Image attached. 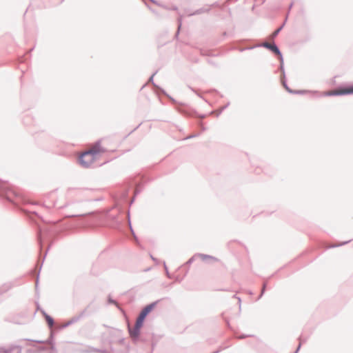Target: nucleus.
Returning <instances> with one entry per match:
<instances>
[{"instance_id":"nucleus-7","label":"nucleus","mask_w":353,"mask_h":353,"mask_svg":"<svg viewBox=\"0 0 353 353\" xmlns=\"http://www.w3.org/2000/svg\"><path fill=\"white\" fill-rule=\"evenodd\" d=\"M85 314V310H83L81 312H80L78 315L74 316L72 317L70 320H68L67 322L63 323L61 327V328H65L77 322H78L79 320H81Z\"/></svg>"},{"instance_id":"nucleus-32","label":"nucleus","mask_w":353,"mask_h":353,"mask_svg":"<svg viewBox=\"0 0 353 353\" xmlns=\"http://www.w3.org/2000/svg\"><path fill=\"white\" fill-rule=\"evenodd\" d=\"M197 136H198V134H192V135H190L188 137H186L185 139H192V138L196 137Z\"/></svg>"},{"instance_id":"nucleus-12","label":"nucleus","mask_w":353,"mask_h":353,"mask_svg":"<svg viewBox=\"0 0 353 353\" xmlns=\"http://www.w3.org/2000/svg\"><path fill=\"white\" fill-rule=\"evenodd\" d=\"M215 6H217V4L214 3L211 6H210L208 8H202L198 9V10H195L194 12L190 14L189 16L198 15V14H201L204 12H208L210 11L211 7Z\"/></svg>"},{"instance_id":"nucleus-38","label":"nucleus","mask_w":353,"mask_h":353,"mask_svg":"<svg viewBox=\"0 0 353 353\" xmlns=\"http://www.w3.org/2000/svg\"><path fill=\"white\" fill-rule=\"evenodd\" d=\"M170 10H178V8L176 6H172Z\"/></svg>"},{"instance_id":"nucleus-2","label":"nucleus","mask_w":353,"mask_h":353,"mask_svg":"<svg viewBox=\"0 0 353 353\" xmlns=\"http://www.w3.org/2000/svg\"><path fill=\"white\" fill-rule=\"evenodd\" d=\"M157 302L158 301H154L145 306L140 312L136 321L143 325L146 316L154 308Z\"/></svg>"},{"instance_id":"nucleus-43","label":"nucleus","mask_w":353,"mask_h":353,"mask_svg":"<svg viewBox=\"0 0 353 353\" xmlns=\"http://www.w3.org/2000/svg\"><path fill=\"white\" fill-rule=\"evenodd\" d=\"M152 2L157 3V2L154 0H150Z\"/></svg>"},{"instance_id":"nucleus-27","label":"nucleus","mask_w":353,"mask_h":353,"mask_svg":"<svg viewBox=\"0 0 353 353\" xmlns=\"http://www.w3.org/2000/svg\"><path fill=\"white\" fill-rule=\"evenodd\" d=\"M108 301L109 303L114 304L116 305H118L117 303L114 299H112L110 296H108Z\"/></svg>"},{"instance_id":"nucleus-13","label":"nucleus","mask_w":353,"mask_h":353,"mask_svg":"<svg viewBox=\"0 0 353 353\" xmlns=\"http://www.w3.org/2000/svg\"><path fill=\"white\" fill-rule=\"evenodd\" d=\"M13 286L14 284L12 282H8L2 285L0 288V296L10 290Z\"/></svg>"},{"instance_id":"nucleus-34","label":"nucleus","mask_w":353,"mask_h":353,"mask_svg":"<svg viewBox=\"0 0 353 353\" xmlns=\"http://www.w3.org/2000/svg\"><path fill=\"white\" fill-rule=\"evenodd\" d=\"M233 297L238 299V301L239 303V307H241V299L239 297L236 296V295H234Z\"/></svg>"},{"instance_id":"nucleus-37","label":"nucleus","mask_w":353,"mask_h":353,"mask_svg":"<svg viewBox=\"0 0 353 353\" xmlns=\"http://www.w3.org/2000/svg\"><path fill=\"white\" fill-rule=\"evenodd\" d=\"M246 336H247V335H244V334H243V335H241V336H236V337H237V338H239V339H244V338H245Z\"/></svg>"},{"instance_id":"nucleus-33","label":"nucleus","mask_w":353,"mask_h":353,"mask_svg":"<svg viewBox=\"0 0 353 353\" xmlns=\"http://www.w3.org/2000/svg\"><path fill=\"white\" fill-rule=\"evenodd\" d=\"M140 192V190L139 189V187L137 186L134 190V196H136L137 194Z\"/></svg>"},{"instance_id":"nucleus-11","label":"nucleus","mask_w":353,"mask_h":353,"mask_svg":"<svg viewBox=\"0 0 353 353\" xmlns=\"http://www.w3.org/2000/svg\"><path fill=\"white\" fill-rule=\"evenodd\" d=\"M157 71H156L154 73H153V74H152V76H151V77L149 78V79H148V82H149V83H152V85H153V86L157 89V90L158 92H160L161 93H162V94H163L166 95V96H167V97H168V98H169V99H170L172 102L175 103V100H174L173 98H172V97H170L168 94H167V93L165 92V91L163 89H162L161 88H160L159 86H158L157 85H156V84L154 83V81H153V79H154V75L157 74Z\"/></svg>"},{"instance_id":"nucleus-31","label":"nucleus","mask_w":353,"mask_h":353,"mask_svg":"<svg viewBox=\"0 0 353 353\" xmlns=\"http://www.w3.org/2000/svg\"><path fill=\"white\" fill-rule=\"evenodd\" d=\"M197 117L203 119H205L206 117V114H197L196 115Z\"/></svg>"},{"instance_id":"nucleus-28","label":"nucleus","mask_w":353,"mask_h":353,"mask_svg":"<svg viewBox=\"0 0 353 353\" xmlns=\"http://www.w3.org/2000/svg\"><path fill=\"white\" fill-rule=\"evenodd\" d=\"M117 214L116 215H112V214H108V217L109 219L113 221H116V219H117Z\"/></svg>"},{"instance_id":"nucleus-9","label":"nucleus","mask_w":353,"mask_h":353,"mask_svg":"<svg viewBox=\"0 0 353 353\" xmlns=\"http://www.w3.org/2000/svg\"><path fill=\"white\" fill-rule=\"evenodd\" d=\"M83 154L79 157V161L80 164L84 168H89L94 161V157L92 154H87L84 159H81Z\"/></svg>"},{"instance_id":"nucleus-35","label":"nucleus","mask_w":353,"mask_h":353,"mask_svg":"<svg viewBox=\"0 0 353 353\" xmlns=\"http://www.w3.org/2000/svg\"><path fill=\"white\" fill-rule=\"evenodd\" d=\"M301 343H299V346L297 347V348L296 349V350L294 353H298V352L299 351V350L301 348Z\"/></svg>"},{"instance_id":"nucleus-1","label":"nucleus","mask_w":353,"mask_h":353,"mask_svg":"<svg viewBox=\"0 0 353 353\" xmlns=\"http://www.w3.org/2000/svg\"><path fill=\"white\" fill-rule=\"evenodd\" d=\"M16 192L12 190L9 185L0 180V196L4 197L10 201H12V196H17Z\"/></svg>"},{"instance_id":"nucleus-17","label":"nucleus","mask_w":353,"mask_h":353,"mask_svg":"<svg viewBox=\"0 0 353 353\" xmlns=\"http://www.w3.org/2000/svg\"><path fill=\"white\" fill-rule=\"evenodd\" d=\"M285 23H283V25H281L279 28H278L276 30H274L272 34H271L270 36V38L271 39H274L275 37H277V35L279 34V33L281 31V30L283 29V26H284Z\"/></svg>"},{"instance_id":"nucleus-4","label":"nucleus","mask_w":353,"mask_h":353,"mask_svg":"<svg viewBox=\"0 0 353 353\" xmlns=\"http://www.w3.org/2000/svg\"><path fill=\"white\" fill-rule=\"evenodd\" d=\"M256 47H263V48H265L270 50L271 52H272L275 55L276 54H280V50H279V47L276 45V43L274 42H272L271 43H268V42H264L263 43L258 44V45H256L255 46L248 47V48H246V49L247 50H252L254 48H256ZM244 50H245V48H243L241 50L243 51Z\"/></svg>"},{"instance_id":"nucleus-29","label":"nucleus","mask_w":353,"mask_h":353,"mask_svg":"<svg viewBox=\"0 0 353 353\" xmlns=\"http://www.w3.org/2000/svg\"><path fill=\"white\" fill-rule=\"evenodd\" d=\"M306 92V90H294L293 94H303Z\"/></svg>"},{"instance_id":"nucleus-22","label":"nucleus","mask_w":353,"mask_h":353,"mask_svg":"<svg viewBox=\"0 0 353 353\" xmlns=\"http://www.w3.org/2000/svg\"><path fill=\"white\" fill-rule=\"evenodd\" d=\"M128 222H129V225H130V228L131 232H132V234L135 241L138 243V239H137V236H136V235H135V234L134 232V230H133V229L132 228V225H131V223H130V213L129 212L128 213Z\"/></svg>"},{"instance_id":"nucleus-14","label":"nucleus","mask_w":353,"mask_h":353,"mask_svg":"<svg viewBox=\"0 0 353 353\" xmlns=\"http://www.w3.org/2000/svg\"><path fill=\"white\" fill-rule=\"evenodd\" d=\"M196 256L200 258L202 261H206L207 260H212L213 261H218V259L208 254L197 253Z\"/></svg>"},{"instance_id":"nucleus-44","label":"nucleus","mask_w":353,"mask_h":353,"mask_svg":"<svg viewBox=\"0 0 353 353\" xmlns=\"http://www.w3.org/2000/svg\"><path fill=\"white\" fill-rule=\"evenodd\" d=\"M134 201V199H132L131 202H130V204L132 203Z\"/></svg>"},{"instance_id":"nucleus-42","label":"nucleus","mask_w":353,"mask_h":353,"mask_svg":"<svg viewBox=\"0 0 353 353\" xmlns=\"http://www.w3.org/2000/svg\"><path fill=\"white\" fill-rule=\"evenodd\" d=\"M102 353H109L106 350H105Z\"/></svg>"},{"instance_id":"nucleus-20","label":"nucleus","mask_w":353,"mask_h":353,"mask_svg":"<svg viewBox=\"0 0 353 353\" xmlns=\"http://www.w3.org/2000/svg\"><path fill=\"white\" fill-rule=\"evenodd\" d=\"M281 82H282V84H283V87L285 88V90H286L288 92H290V93H292V94H293L294 90H292V89H290V88H289V86H288V85H287V83H286L284 79H281Z\"/></svg>"},{"instance_id":"nucleus-8","label":"nucleus","mask_w":353,"mask_h":353,"mask_svg":"<svg viewBox=\"0 0 353 353\" xmlns=\"http://www.w3.org/2000/svg\"><path fill=\"white\" fill-rule=\"evenodd\" d=\"M104 350L90 345H85L77 350L79 353H102Z\"/></svg>"},{"instance_id":"nucleus-36","label":"nucleus","mask_w":353,"mask_h":353,"mask_svg":"<svg viewBox=\"0 0 353 353\" xmlns=\"http://www.w3.org/2000/svg\"><path fill=\"white\" fill-rule=\"evenodd\" d=\"M150 257L152 259V261H154L155 263L159 262V260L157 258H154L153 256L150 255Z\"/></svg>"},{"instance_id":"nucleus-18","label":"nucleus","mask_w":353,"mask_h":353,"mask_svg":"<svg viewBox=\"0 0 353 353\" xmlns=\"http://www.w3.org/2000/svg\"><path fill=\"white\" fill-rule=\"evenodd\" d=\"M350 241H351V240H349V241H343V242H341V243H340L339 244L330 245L328 248H337V247H339V246H342V245H346L348 243H350Z\"/></svg>"},{"instance_id":"nucleus-15","label":"nucleus","mask_w":353,"mask_h":353,"mask_svg":"<svg viewBox=\"0 0 353 353\" xmlns=\"http://www.w3.org/2000/svg\"><path fill=\"white\" fill-rule=\"evenodd\" d=\"M43 316L45 317V319L49 327H52L54 325V319L52 317H51L50 315L46 314L45 312H43Z\"/></svg>"},{"instance_id":"nucleus-40","label":"nucleus","mask_w":353,"mask_h":353,"mask_svg":"<svg viewBox=\"0 0 353 353\" xmlns=\"http://www.w3.org/2000/svg\"><path fill=\"white\" fill-rule=\"evenodd\" d=\"M201 128L203 131L205 130V128L203 126L202 123H201Z\"/></svg>"},{"instance_id":"nucleus-26","label":"nucleus","mask_w":353,"mask_h":353,"mask_svg":"<svg viewBox=\"0 0 353 353\" xmlns=\"http://www.w3.org/2000/svg\"><path fill=\"white\" fill-rule=\"evenodd\" d=\"M276 55L278 57V58H279V59L280 61V64H283V55H282L281 52L280 51V54H276Z\"/></svg>"},{"instance_id":"nucleus-21","label":"nucleus","mask_w":353,"mask_h":353,"mask_svg":"<svg viewBox=\"0 0 353 353\" xmlns=\"http://www.w3.org/2000/svg\"><path fill=\"white\" fill-rule=\"evenodd\" d=\"M196 258H198V256H196V254H195L190 259H188V261L185 263V265H190L196 260Z\"/></svg>"},{"instance_id":"nucleus-23","label":"nucleus","mask_w":353,"mask_h":353,"mask_svg":"<svg viewBox=\"0 0 353 353\" xmlns=\"http://www.w3.org/2000/svg\"><path fill=\"white\" fill-rule=\"evenodd\" d=\"M266 287H267V283L265 282V283H263V286H262V289H261V294H260L259 296L258 297L257 300L260 299L262 297V296L263 295V294H264V293H265V292Z\"/></svg>"},{"instance_id":"nucleus-19","label":"nucleus","mask_w":353,"mask_h":353,"mask_svg":"<svg viewBox=\"0 0 353 353\" xmlns=\"http://www.w3.org/2000/svg\"><path fill=\"white\" fill-rule=\"evenodd\" d=\"M178 28H177V30H176V32L175 34V37L177 38L178 36H179V31H180V29L181 28V26H182V19H181V17L179 18L178 19Z\"/></svg>"},{"instance_id":"nucleus-16","label":"nucleus","mask_w":353,"mask_h":353,"mask_svg":"<svg viewBox=\"0 0 353 353\" xmlns=\"http://www.w3.org/2000/svg\"><path fill=\"white\" fill-rule=\"evenodd\" d=\"M230 105V103H228L226 105H225L224 106L221 107L220 109L217 110H215V111H212L210 112V114H215L216 117H219L221 112L226 108L228 107V105Z\"/></svg>"},{"instance_id":"nucleus-3","label":"nucleus","mask_w":353,"mask_h":353,"mask_svg":"<svg viewBox=\"0 0 353 353\" xmlns=\"http://www.w3.org/2000/svg\"><path fill=\"white\" fill-rule=\"evenodd\" d=\"M105 152V149L101 147V140L97 141L92 147L84 153H83V157L81 159H84L87 154H92L93 157L97 156L101 152Z\"/></svg>"},{"instance_id":"nucleus-25","label":"nucleus","mask_w":353,"mask_h":353,"mask_svg":"<svg viewBox=\"0 0 353 353\" xmlns=\"http://www.w3.org/2000/svg\"><path fill=\"white\" fill-rule=\"evenodd\" d=\"M279 69L282 72L281 79H285V77L283 64H280Z\"/></svg>"},{"instance_id":"nucleus-5","label":"nucleus","mask_w":353,"mask_h":353,"mask_svg":"<svg viewBox=\"0 0 353 353\" xmlns=\"http://www.w3.org/2000/svg\"><path fill=\"white\" fill-rule=\"evenodd\" d=\"M54 225H52L50 226H46L43 228H39L38 231V241L40 245V248L42 249V243H43V239L45 238V236L48 235L50 232H52L54 231Z\"/></svg>"},{"instance_id":"nucleus-30","label":"nucleus","mask_w":353,"mask_h":353,"mask_svg":"<svg viewBox=\"0 0 353 353\" xmlns=\"http://www.w3.org/2000/svg\"><path fill=\"white\" fill-rule=\"evenodd\" d=\"M48 250H49V248L47 249V250L46 251V252H45V254H44V255H43V259H42V261H41V265H42V264H43V261H44V259H45V258H46V255H47V252H48ZM41 266H40L39 270H41Z\"/></svg>"},{"instance_id":"nucleus-10","label":"nucleus","mask_w":353,"mask_h":353,"mask_svg":"<svg viewBox=\"0 0 353 353\" xmlns=\"http://www.w3.org/2000/svg\"><path fill=\"white\" fill-rule=\"evenodd\" d=\"M353 94V85L345 89L343 91H329L324 94L325 96H338L343 94Z\"/></svg>"},{"instance_id":"nucleus-39","label":"nucleus","mask_w":353,"mask_h":353,"mask_svg":"<svg viewBox=\"0 0 353 353\" xmlns=\"http://www.w3.org/2000/svg\"><path fill=\"white\" fill-rule=\"evenodd\" d=\"M38 283H39V276H37V280H36V283H35L36 288H37V286H38Z\"/></svg>"},{"instance_id":"nucleus-24","label":"nucleus","mask_w":353,"mask_h":353,"mask_svg":"<svg viewBox=\"0 0 353 353\" xmlns=\"http://www.w3.org/2000/svg\"><path fill=\"white\" fill-rule=\"evenodd\" d=\"M163 268L165 269L166 276L168 278H171L170 274V272L168 271V267H167L166 263H165V261H163Z\"/></svg>"},{"instance_id":"nucleus-6","label":"nucleus","mask_w":353,"mask_h":353,"mask_svg":"<svg viewBox=\"0 0 353 353\" xmlns=\"http://www.w3.org/2000/svg\"><path fill=\"white\" fill-rule=\"evenodd\" d=\"M143 326V324L135 322L134 327L132 328L130 325H128V332L130 337L133 341H136L139 339L140 336L141 328Z\"/></svg>"},{"instance_id":"nucleus-41","label":"nucleus","mask_w":353,"mask_h":353,"mask_svg":"<svg viewBox=\"0 0 353 353\" xmlns=\"http://www.w3.org/2000/svg\"><path fill=\"white\" fill-rule=\"evenodd\" d=\"M34 341L36 343H44L43 341Z\"/></svg>"}]
</instances>
